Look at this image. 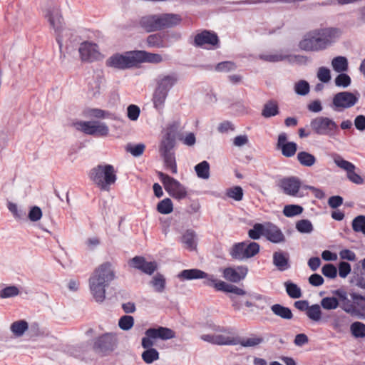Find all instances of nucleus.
I'll return each mask as SVG.
<instances>
[{
  "mask_svg": "<svg viewBox=\"0 0 365 365\" xmlns=\"http://www.w3.org/2000/svg\"><path fill=\"white\" fill-rule=\"evenodd\" d=\"M341 34V31L336 28L316 29L304 34L299 43V47L305 51L324 50L334 42Z\"/></svg>",
  "mask_w": 365,
  "mask_h": 365,
  "instance_id": "nucleus-1",
  "label": "nucleus"
},
{
  "mask_svg": "<svg viewBox=\"0 0 365 365\" xmlns=\"http://www.w3.org/2000/svg\"><path fill=\"white\" fill-rule=\"evenodd\" d=\"M115 278L113 264L106 262L98 265L89 278V288L92 296L97 302H102L106 298V288Z\"/></svg>",
  "mask_w": 365,
  "mask_h": 365,
  "instance_id": "nucleus-2",
  "label": "nucleus"
},
{
  "mask_svg": "<svg viewBox=\"0 0 365 365\" xmlns=\"http://www.w3.org/2000/svg\"><path fill=\"white\" fill-rule=\"evenodd\" d=\"M88 177L101 191H109L117 180V171L112 165L99 164L89 171Z\"/></svg>",
  "mask_w": 365,
  "mask_h": 365,
  "instance_id": "nucleus-3",
  "label": "nucleus"
},
{
  "mask_svg": "<svg viewBox=\"0 0 365 365\" xmlns=\"http://www.w3.org/2000/svg\"><path fill=\"white\" fill-rule=\"evenodd\" d=\"M136 51H131L123 54L115 53L106 61V66L119 70H125L137 66Z\"/></svg>",
  "mask_w": 365,
  "mask_h": 365,
  "instance_id": "nucleus-4",
  "label": "nucleus"
},
{
  "mask_svg": "<svg viewBox=\"0 0 365 365\" xmlns=\"http://www.w3.org/2000/svg\"><path fill=\"white\" fill-rule=\"evenodd\" d=\"M310 127L313 132L319 135H334L339 131L337 124L331 118L318 116L310 122Z\"/></svg>",
  "mask_w": 365,
  "mask_h": 365,
  "instance_id": "nucleus-5",
  "label": "nucleus"
},
{
  "mask_svg": "<svg viewBox=\"0 0 365 365\" xmlns=\"http://www.w3.org/2000/svg\"><path fill=\"white\" fill-rule=\"evenodd\" d=\"M158 175L165 190L171 197L177 200H182L187 197V190L179 181L162 172H158Z\"/></svg>",
  "mask_w": 365,
  "mask_h": 365,
  "instance_id": "nucleus-6",
  "label": "nucleus"
},
{
  "mask_svg": "<svg viewBox=\"0 0 365 365\" xmlns=\"http://www.w3.org/2000/svg\"><path fill=\"white\" fill-rule=\"evenodd\" d=\"M219 331L225 333V334H203L200 336V339L205 341L219 346L237 345L239 344V337L235 336L231 329L222 327Z\"/></svg>",
  "mask_w": 365,
  "mask_h": 365,
  "instance_id": "nucleus-7",
  "label": "nucleus"
},
{
  "mask_svg": "<svg viewBox=\"0 0 365 365\" xmlns=\"http://www.w3.org/2000/svg\"><path fill=\"white\" fill-rule=\"evenodd\" d=\"M74 126L78 130L94 136H106L109 132L105 123L98 121H80L75 123Z\"/></svg>",
  "mask_w": 365,
  "mask_h": 365,
  "instance_id": "nucleus-8",
  "label": "nucleus"
},
{
  "mask_svg": "<svg viewBox=\"0 0 365 365\" xmlns=\"http://www.w3.org/2000/svg\"><path fill=\"white\" fill-rule=\"evenodd\" d=\"M194 45L205 49H215L220 47V39L214 31L204 30L195 35Z\"/></svg>",
  "mask_w": 365,
  "mask_h": 365,
  "instance_id": "nucleus-9",
  "label": "nucleus"
},
{
  "mask_svg": "<svg viewBox=\"0 0 365 365\" xmlns=\"http://www.w3.org/2000/svg\"><path fill=\"white\" fill-rule=\"evenodd\" d=\"M333 160L337 167L346 172L347 178L353 183L361 185L363 178L355 173L356 166L351 162L344 160L340 155L334 154Z\"/></svg>",
  "mask_w": 365,
  "mask_h": 365,
  "instance_id": "nucleus-10",
  "label": "nucleus"
},
{
  "mask_svg": "<svg viewBox=\"0 0 365 365\" xmlns=\"http://www.w3.org/2000/svg\"><path fill=\"white\" fill-rule=\"evenodd\" d=\"M358 101V96L353 93L342 91L335 94L332 104L336 110H341L354 106Z\"/></svg>",
  "mask_w": 365,
  "mask_h": 365,
  "instance_id": "nucleus-11",
  "label": "nucleus"
},
{
  "mask_svg": "<svg viewBox=\"0 0 365 365\" xmlns=\"http://www.w3.org/2000/svg\"><path fill=\"white\" fill-rule=\"evenodd\" d=\"M301 185V181L296 177L284 178L279 181V186L283 192L293 197L302 196V195H299Z\"/></svg>",
  "mask_w": 365,
  "mask_h": 365,
  "instance_id": "nucleus-12",
  "label": "nucleus"
},
{
  "mask_svg": "<svg viewBox=\"0 0 365 365\" xmlns=\"http://www.w3.org/2000/svg\"><path fill=\"white\" fill-rule=\"evenodd\" d=\"M78 52L82 61L92 62L97 60L100 56L98 46L96 43L84 41L80 44Z\"/></svg>",
  "mask_w": 365,
  "mask_h": 365,
  "instance_id": "nucleus-13",
  "label": "nucleus"
},
{
  "mask_svg": "<svg viewBox=\"0 0 365 365\" xmlns=\"http://www.w3.org/2000/svg\"><path fill=\"white\" fill-rule=\"evenodd\" d=\"M44 17L48 21L50 26L56 32L63 28V17L58 6L50 7L44 11Z\"/></svg>",
  "mask_w": 365,
  "mask_h": 365,
  "instance_id": "nucleus-14",
  "label": "nucleus"
},
{
  "mask_svg": "<svg viewBox=\"0 0 365 365\" xmlns=\"http://www.w3.org/2000/svg\"><path fill=\"white\" fill-rule=\"evenodd\" d=\"M128 264L141 272L151 275L157 269V263L155 262H147L145 257L136 256L129 260Z\"/></svg>",
  "mask_w": 365,
  "mask_h": 365,
  "instance_id": "nucleus-15",
  "label": "nucleus"
},
{
  "mask_svg": "<svg viewBox=\"0 0 365 365\" xmlns=\"http://www.w3.org/2000/svg\"><path fill=\"white\" fill-rule=\"evenodd\" d=\"M264 237L274 244H280L285 242L286 238L282 230L276 225L266 222Z\"/></svg>",
  "mask_w": 365,
  "mask_h": 365,
  "instance_id": "nucleus-16",
  "label": "nucleus"
},
{
  "mask_svg": "<svg viewBox=\"0 0 365 365\" xmlns=\"http://www.w3.org/2000/svg\"><path fill=\"white\" fill-rule=\"evenodd\" d=\"M287 136L285 133H282L278 135L277 147L280 149L282 154L290 158L295 155L297 150V145L294 142H287Z\"/></svg>",
  "mask_w": 365,
  "mask_h": 365,
  "instance_id": "nucleus-17",
  "label": "nucleus"
},
{
  "mask_svg": "<svg viewBox=\"0 0 365 365\" xmlns=\"http://www.w3.org/2000/svg\"><path fill=\"white\" fill-rule=\"evenodd\" d=\"M115 344L116 339L112 334H105L96 339L93 347L96 350L105 353L108 351H113Z\"/></svg>",
  "mask_w": 365,
  "mask_h": 365,
  "instance_id": "nucleus-18",
  "label": "nucleus"
},
{
  "mask_svg": "<svg viewBox=\"0 0 365 365\" xmlns=\"http://www.w3.org/2000/svg\"><path fill=\"white\" fill-rule=\"evenodd\" d=\"M248 272V269L245 266H237L236 268L227 267L224 269L223 277L231 282L237 283L243 279Z\"/></svg>",
  "mask_w": 365,
  "mask_h": 365,
  "instance_id": "nucleus-19",
  "label": "nucleus"
},
{
  "mask_svg": "<svg viewBox=\"0 0 365 365\" xmlns=\"http://www.w3.org/2000/svg\"><path fill=\"white\" fill-rule=\"evenodd\" d=\"M138 25L147 33L160 31L158 14H148L141 16Z\"/></svg>",
  "mask_w": 365,
  "mask_h": 365,
  "instance_id": "nucleus-20",
  "label": "nucleus"
},
{
  "mask_svg": "<svg viewBox=\"0 0 365 365\" xmlns=\"http://www.w3.org/2000/svg\"><path fill=\"white\" fill-rule=\"evenodd\" d=\"M244 297L240 299L235 296H230V298L232 301V306L235 311L241 309L242 304L247 307H252L255 306L254 301L262 299V297L260 294H252L247 293Z\"/></svg>",
  "mask_w": 365,
  "mask_h": 365,
  "instance_id": "nucleus-21",
  "label": "nucleus"
},
{
  "mask_svg": "<svg viewBox=\"0 0 365 365\" xmlns=\"http://www.w3.org/2000/svg\"><path fill=\"white\" fill-rule=\"evenodd\" d=\"M158 16L160 31L175 27L179 25L182 21L181 16L177 14L165 13L159 14Z\"/></svg>",
  "mask_w": 365,
  "mask_h": 365,
  "instance_id": "nucleus-22",
  "label": "nucleus"
},
{
  "mask_svg": "<svg viewBox=\"0 0 365 365\" xmlns=\"http://www.w3.org/2000/svg\"><path fill=\"white\" fill-rule=\"evenodd\" d=\"M179 77L178 75L175 73H170L168 74H163L158 76L156 81V86L160 88L167 91H169L177 84L178 82Z\"/></svg>",
  "mask_w": 365,
  "mask_h": 365,
  "instance_id": "nucleus-23",
  "label": "nucleus"
},
{
  "mask_svg": "<svg viewBox=\"0 0 365 365\" xmlns=\"http://www.w3.org/2000/svg\"><path fill=\"white\" fill-rule=\"evenodd\" d=\"M145 334L146 336L162 340L171 339L175 337V332L173 329L163 327L150 328L145 331Z\"/></svg>",
  "mask_w": 365,
  "mask_h": 365,
  "instance_id": "nucleus-24",
  "label": "nucleus"
},
{
  "mask_svg": "<svg viewBox=\"0 0 365 365\" xmlns=\"http://www.w3.org/2000/svg\"><path fill=\"white\" fill-rule=\"evenodd\" d=\"M137 66L142 63H160L163 58L160 54L150 53L143 50H135Z\"/></svg>",
  "mask_w": 365,
  "mask_h": 365,
  "instance_id": "nucleus-25",
  "label": "nucleus"
},
{
  "mask_svg": "<svg viewBox=\"0 0 365 365\" xmlns=\"http://www.w3.org/2000/svg\"><path fill=\"white\" fill-rule=\"evenodd\" d=\"M289 254L282 251L273 253V264L279 271H285L290 267Z\"/></svg>",
  "mask_w": 365,
  "mask_h": 365,
  "instance_id": "nucleus-26",
  "label": "nucleus"
},
{
  "mask_svg": "<svg viewBox=\"0 0 365 365\" xmlns=\"http://www.w3.org/2000/svg\"><path fill=\"white\" fill-rule=\"evenodd\" d=\"M209 274L198 269H184L179 274L178 277L182 279L192 280L197 279H207Z\"/></svg>",
  "mask_w": 365,
  "mask_h": 365,
  "instance_id": "nucleus-27",
  "label": "nucleus"
},
{
  "mask_svg": "<svg viewBox=\"0 0 365 365\" xmlns=\"http://www.w3.org/2000/svg\"><path fill=\"white\" fill-rule=\"evenodd\" d=\"M168 95V93L167 91L156 86L152 99L154 107L156 109L161 110L163 108Z\"/></svg>",
  "mask_w": 365,
  "mask_h": 365,
  "instance_id": "nucleus-28",
  "label": "nucleus"
},
{
  "mask_svg": "<svg viewBox=\"0 0 365 365\" xmlns=\"http://www.w3.org/2000/svg\"><path fill=\"white\" fill-rule=\"evenodd\" d=\"M334 294L339 298L341 302V307L344 311L347 313H351L354 310L353 303L347 298L346 292L341 289H337L334 292Z\"/></svg>",
  "mask_w": 365,
  "mask_h": 365,
  "instance_id": "nucleus-29",
  "label": "nucleus"
},
{
  "mask_svg": "<svg viewBox=\"0 0 365 365\" xmlns=\"http://www.w3.org/2000/svg\"><path fill=\"white\" fill-rule=\"evenodd\" d=\"M175 146V139L171 136L170 133H168L163 139L161 140L159 147V151L160 155L172 154L171 152Z\"/></svg>",
  "mask_w": 365,
  "mask_h": 365,
  "instance_id": "nucleus-30",
  "label": "nucleus"
},
{
  "mask_svg": "<svg viewBox=\"0 0 365 365\" xmlns=\"http://www.w3.org/2000/svg\"><path fill=\"white\" fill-rule=\"evenodd\" d=\"M243 254L245 259L252 258L257 255L260 250V245L255 242L244 241Z\"/></svg>",
  "mask_w": 365,
  "mask_h": 365,
  "instance_id": "nucleus-31",
  "label": "nucleus"
},
{
  "mask_svg": "<svg viewBox=\"0 0 365 365\" xmlns=\"http://www.w3.org/2000/svg\"><path fill=\"white\" fill-rule=\"evenodd\" d=\"M182 243L184 247L190 251L196 250L197 243L195 242V233L192 230H187L182 237Z\"/></svg>",
  "mask_w": 365,
  "mask_h": 365,
  "instance_id": "nucleus-32",
  "label": "nucleus"
},
{
  "mask_svg": "<svg viewBox=\"0 0 365 365\" xmlns=\"http://www.w3.org/2000/svg\"><path fill=\"white\" fill-rule=\"evenodd\" d=\"M147 46L150 48H165L166 45L164 41V36L160 34L149 35L146 38Z\"/></svg>",
  "mask_w": 365,
  "mask_h": 365,
  "instance_id": "nucleus-33",
  "label": "nucleus"
},
{
  "mask_svg": "<svg viewBox=\"0 0 365 365\" xmlns=\"http://www.w3.org/2000/svg\"><path fill=\"white\" fill-rule=\"evenodd\" d=\"M204 284L207 286L213 287L217 291H223L225 292H228L230 286V284L218 280L213 275L210 274L207 279L204 282Z\"/></svg>",
  "mask_w": 365,
  "mask_h": 365,
  "instance_id": "nucleus-34",
  "label": "nucleus"
},
{
  "mask_svg": "<svg viewBox=\"0 0 365 365\" xmlns=\"http://www.w3.org/2000/svg\"><path fill=\"white\" fill-rule=\"evenodd\" d=\"M271 310L275 315L284 319H291L293 317L292 312L289 308L279 304L272 305Z\"/></svg>",
  "mask_w": 365,
  "mask_h": 365,
  "instance_id": "nucleus-35",
  "label": "nucleus"
},
{
  "mask_svg": "<svg viewBox=\"0 0 365 365\" xmlns=\"http://www.w3.org/2000/svg\"><path fill=\"white\" fill-rule=\"evenodd\" d=\"M29 324L25 320H18L11 324L10 329L14 336H21L28 329Z\"/></svg>",
  "mask_w": 365,
  "mask_h": 365,
  "instance_id": "nucleus-36",
  "label": "nucleus"
},
{
  "mask_svg": "<svg viewBox=\"0 0 365 365\" xmlns=\"http://www.w3.org/2000/svg\"><path fill=\"white\" fill-rule=\"evenodd\" d=\"M244 242H236L229 250V255L235 260H245L243 249Z\"/></svg>",
  "mask_w": 365,
  "mask_h": 365,
  "instance_id": "nucleus-37",
  "label": "nucleus"
},
{
  "mask_svg": "<svg viewBox=\"0 0 365 365\" xmlns=\"http://www.w3.org/2000/svg\"><path fill=\"white\" fill-rule=\"evenodd\" d=\"M279 113V108L277 103L274 101L267 102L262 111V115L264 118H270L275 116Z\"/></svg>",
  "mask_w": 365,
  "mask_h": 365,
  "instance_id": "nucleus-38",
  "label": "nucleus"
},
{
  "mask_svg": "<svg viewBox=\"0 0 365 365\" xmlns=\"http://www.w3.org/2000/svg\"><path fill=\"white\" fill-rule=\"evenodd\" d=\"M331 66L334 70L338 73H342L348 70V61L344 56H337L332 59Z\"/></svg>",
  "mask_w": 365,
  "mask_h": 365,
  "instance_id": "nucleus-39",
  "label": "nucleus"
},
{
  "mask_svg": "<svg viewBox=\"0 0 365 365\" xmlns=\"http://www.w3.org/2000/svg\"><path fill=\"white\" fill-rule=\"evenodd\" d=\"M297 160L302 165L307 167H311L316 163L314 155L305 151L298 153Z\"/></svg>",
  "mask_w": 365,
  "mask_h": 365,
  "instance_id": "nucleus-40",
  "label": "nucleus"
},
{
  "mask_svg": "<svg viewBox=\"0 0 365 365\" xmlns=\"http://www.w3.org/2000/svg\"><path fill=\"white\" fill-rule=\"evenodd\" d=\"M163 158L164 165L168 170H170L172 174H177L178 167L175 160V154H167L161 155Z\"/></svg>",
  "mask_w": 365,
  "mask_h": 365,
  "instance_id": "nucleus-41",
  "label": "nucleus"
},
{
  "mask_svg": "<svg viewBox=\"0 0 365 365\" xmlns=\"http://www.w3.org/2000/svg\"><path fill=\"white\" fill-rule=\"evenodd\" d=\"M266 222L264 224L255 223L252 229L248 231V236L252 240H258L261 236L264 237Z\"/></svg>",
  "mask_w": 365,
  "mask_h": 365,
  "instance_id": "nucleus-42",
  "label": "nucleus"
},
{
  "mask_svg": "<svg viewBox=\"0 0 365 365\" xmlns=\"http://www.w3.org/2000/svg\"><path fill=\"white\" fill-rule=\"evenodd\" d=\"M195 170L200 178L208 179L210 177V164L206 160L196 165Z\"/></svg>",
  "mask_w": 365,
  "mask_h": 365,
  "instance_id": "nucleus-43",
  "label": "nucleus"
},
{
  "mask_svg": "<svg viewBox=\"0 0 365 365\" xmlns=\"http://www.w3.org/2000/svg\"><path fill=\"white\" fill-rule=\"evenodd\" d=\"M264 339L260 336L252 335L250 337L240 339L239 338V344L244 347L256 346L262 343Z\"/></svg>",
  "mask_w": 365,
  "mask_h": 365,
  "instance_id": "nucleus-44",
  "label": "nucleus"
},
{
  "mask_svg": "<svg viewBox=\"0 0 365 365\" xmlns=\"http://www.w3.org/2000/svg\"><path fill=\"white\" fill-rule=\"evenodd\" d=\"M157 210L160 214L168 215L173 212V204L170 198H165L160 201L157 205Z\"/></svg>",
  "mask_w": 365,
  "mask_h": 365,
  "instance_id": "nucleus-45",
  "label": "nucleus"
},
{
  "mask_svg": "<svg viewBox=\"0 0 365 365\" xmlns=\"http://www.w3.org/2000/svg\"><path fill=\"white\" fill-rule=\"evenodd\" d=\"M350 331L355 338L365 337V324L360 322H353L350 326Z\"/></svg>",
  "mask_w": 365,
  "mask_h": 365,
  "instance_id": "nucleus-46",
  "label": "nucleus"
},
{
  "mask_svg": "<svg viewBox=\"0 0 365 365\" xmlns=\"http://www.w3.org/2000/svg\"><path fill=\"white\" fill-rule=\"evenodd\" d=\"M287 294L293 299H298L302 297L301 289L294 283L287 282L284 283Z\"/></svg>",
  "mask_w": 365,
  "mask_h": 365,
  "instance_id": "nucleus-47",
  "label": "nucleus"
},
{
  "mask_svg": "<svg viewBox=\"0 0 365 365\" xmlns=\"http://www.w3.org/2000/svg\"><path fill=\"white\" fill-rule=\"evenodd\" d=\"M141 357L146 364H152L159 359V352L155 349H148L142 353Z\"/></svg>",
  "mask_w": 365,
  "mask_h": 365,
  "instance_id": "nucleus-48",
  "label": "nucleus"
},
{
  "mask_svg": "<svg viewBox=\"0 0 365 365\" xmlns=\"http://www.w3.org/2000/svg\"><path fill=\"white\" fill-rule=\"evenodd\" d=\"M150 283L156 292H163L165 290V279L163 274L158 273L153 277Z\"/></svg>",
  "mask_w": 365,
  "mask_h": 365,
  "instance_id": "nucleus-49",
  "label": "nucleus"
},
{
  "mask_svg": "<svg viewBox=\"0 0 365 365\" xmlns=\"http://www.w3.org/2000/svg\"><path fill=\"white\" fill-rule=\"evenodd\" d=\"M322 307L327 310L335 309L339 305V301L334 297H327L321 301Z\"/></svg>",
  "mask_w": 365,
  "mask_h": 365,
  "instance_id": "nucleus-50",
  "label": "nucleus"
},
{
  "mask_svg": "<svg viewBox=\"0 0 365 365\" xmlns=\"http://www.w3.org/2000/svg\"><path fill=\"white\" fill-rule=\"evenodd\" d=\"M303 212V207L298 205H285L283 209V214L288 217L300 215Z\"/></svg>",
  "mask_w": 365,
  "mask_h": 365,
  "instance_id": "nucleus-51",
  "label": "nucleus"
},
{
  "mask_svg": "<svg viewBox=\"0 0 365 365\" xmlns=\"http://www.w3.org/2000/svg\"><path fill=\"white\" fill-rule=\"evenodd\" d=\"M306 314L310 319L315 322L319 321L322 316V311L319 305L314 304L312 306H309L306 312Z\"/></svg>",
  "mask_w": 365,
  "mask_h": 365,
  "instance_id": "nucleus-52",
  "label": "nucleus"
},
{
  "mask_svg": "<svg viewBox=\"0 0 365 365\" xmlns=\"http://www.w3.org/2000/svg\"><path fill=\"white\" fill-rule=\"evenodd\" d=\"M352 229L354 232L365 235V216L359 215L352 221Z\"/></svg>",
  "mask_w": 365,
  "mask_h": 365,
  "instance_id": "nucleus-53",
  "label": "nucleus"
},
{
  "mask_svg": "<svg viewBox=\"0 0 365 365\" xmlns=\"http://www.w3.org/2000/svg\"><path fill=\"white\" fill-rule=\"evenodd\" d=\"M134 324V319L132 316L124 315L119 319L118 326L125 331L130 330Z\"/></svg>",
  "mask_w": 365,
  "mask_h": 365,
  "instance_id": "nucleus-54",
  "label": "nucleus"
},
{
  "mask_svg": "<svg viewBox=\"0 0 365 365\" xmlns=\"http://www.w3.org/2000/svg\"><path fill=\"white\" fill-rule=\"evenodd\" d=\"M296 229L301 233H310L313 225L309 220H300L296 223Z\"/></svg>",
  "mask_w": 365,
  "mask_h": 365,
  "instance_id": "nucleus-55",
  "label": "nucleus"
},
{
  "mask_svg": "<svg viewBox=\"0 0 365 365\" xmlns=\"http://www.w3.org/2000/svg\"><path fill=\"white\" fill-rule=\"evenodd\" d=\"M145 149V145L143 143L136 145H127L125 150L127 152L131 153L135 157H138L143 155Z\"/></svg>",
  "mask_w": 365,
  "mask_h": 365,
  "instance_id": "nucleus-56",
  "label": "nucleus"
},
{
  "mask_svg": "<svg viewBox=\"0 0 365 365\" xmlns=\"http://www.w3.org/2000/svg\"><path fill=\"white\" fill-rule=\"evenodd\" d=\"M226 194L227 197L236 201H240L243 197V190L240 186H235L227 190Z\"/></svg>",
  "mask_w": 365,
  "mask_h": 365,
  "instance_id": "nucleus-57",
  "label": "nucleus"
},
{
  "mask_svg": "<svg viewBox=\"0 0 365 365\" xmlns=\"http://www.w3.org/2000/svg\"><path fill=\"white\" fill-rule=\"evenodd\" d=\"M287 56L280 53H271V54H262L259 58L267 62H278L282 61L287 58Z\"/></svg>",
  "mask_w": 365,
  "mask_h": 365,
  "instance_id": "nucleus-58",
  "label": "nucleus"
},
{
  "mask_svg": "<svg viewBox=\"0 0 365 365\" xmlns=\"http://www.w3.org/2000/svg\"><path fill=\"white\" fill-rule=\"evenodd\" d=\"M236 64L232 61H222L217 63L215 66V71L217 72H230L235 70Z\"/></svg>",
  "mask_w": 365,
  "mask_h": 365,
  "instance_id": "nucleus-59",
  "label": "nucleus"
},
{
  "mask_svg": "<svg viewBox=\"0 0 365 365\" xmlns=\"http://www.w3.org/2000/svg\"><path fill=\"white\" fill-rule=\"evenodd\" d=\"M295 92L301 96H305L309 92V84L304 80H301L295 83Z\"/></svg>",
  "mask_w": 365,
  "mask_h": 365,
  "instance_id": "nucleus-60",
  "label": "nucleus"
},
{
  "mask_svg": "<svg viewBox=\"0 0 365 365\" xmlns=\"http://www.w3.org/2000/svg\"><path fill=\"white\" fill-rule=\"evenodd\" d=\"M351 83V78L346 73H340L335 78V84L339 87L346 88Z\"/></svg>",
  "mask_w": 365,
  "mask_h": 365,
  "instance_id": "nucleus-61",
  "label": "nucleus"
},
{
  "mask_svg": "<svg viewBox=\"0 0 365 365\" xmlns=\"http://www.w3.org/2000/svg\"><path fill=\"white\" fill-rule=\"evenodd\" d=\"M322 274L329 278H335L337 275V269L332 264H327L322 269Z\"/></svg>",
  "mask_w": 365,
  "mask_h": 365,
  "instance_id": "nucleus-62",
  "label": "nucleus"
},
{
  "mask_svg": "<svg viewBox=\"0 0 365 365\" xmlns=\"http://www.w3.org/2000/svg\"><path fill=\"white\" fill-rule=\"evenodd\" d=\"M19 293V289L15 286H9L3 289L0 292L1 298H9L18 295Z\"/></svg>",
  "mask_w": 365,
  "mask_h": 365,
  "instance_id": "nucleus-63",
  "label": "nucleus"
},
{
  "mask_svg": "<svg viewBox=\"0 0 365 365\" xmlns=\"http://www.w3.org/2000/svg\"><path fill=\"white\" fill-rule=\"evenodd\" d=\"M317 78L323 83L329 82L331 79L329 69L325 67H320L317 72Z\"/></svg>",
  "mask_w": 365,
  "mask_h": 365,
  "instance_id": "nucleus-64",
  "label": "nucleus"
}]
</instances>
